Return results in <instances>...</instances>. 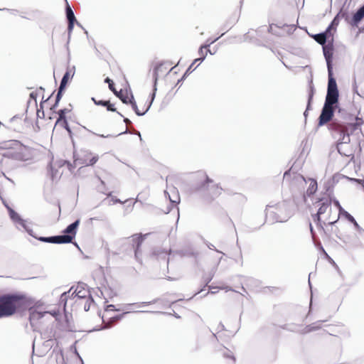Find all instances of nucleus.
Returning a JSON list of instances; mask_svg holds the SVG:
<instances>
[{"instance_id": "f257e3e1", "label": "nucleus", "mask_w": 364, "mask_h": 364, "mask_svg": "<svg viewBox=\"0 0 364 364\" xmlns=\"http://www.w3.org/2000/svg\"><path fill=\"white\" fill-rule=\"evenodd\" d=\"M323 53L326 62L328 70L327 92L325 97V106L323 110L322 117L324 114H331V106L338 103V88L333 72V38L328 41V43L322 46Z\"/></svg>"}, {"instance_id": "f03ea898", "label": "nucleus", "mask_w": 364, "mask_h": 364, "mask_svg": "<svg viewBox=\"0 0 364 364\" xmlns=\"http://www.w3.org/2000/svg\"><path fill=\"white\" fill-rule=\"evenodd\" d=\"M0 318H3L27 309L33 304V299L23 294H6L0 296Z\"/></svg>"}, {"instance_id": "7ed1b4c3", "label": "nucleus", "mask_w": 364, "mask_h": 364, "mask_svg": "<svg viewBox=\"0 0 364 364\" xmlns=\"http://www.w3.org/2000/svg\"><path fill=\"white\" fill-rule=\"evenodd\" d=\"M266 220L271 219V223H284L291 216L289 205L287 201L278 203L274 205H267L265 209Z\"/></svg>"}, {"instance_id": "20e7f679", "label": "nucleus", "mask_w": 364, "mask_h": 364, "mask_svg": "<svg viewBox=\"0 0 364 364\" xmlns=\"http://www.w3.org/2000/svg\"><path fill=\"white\" fill-rule=\"evenodd\" d=\"M328 129L333 139H337L336 149L338 152L342 156H348L346 153L341 151V146L342 144H348L350 142V135L345 133L341 125L338 124V119L333 120L328 123Z\"/></svg>"}, {"instance_id": "39448f33", "label": "nucleus", "mask_w": 364, "mask_h": 364, "mask_svg": "<svg viewBox=\"0 0 364 364\" xmlns=\"http://www.w3.org/2000/svg\"><path fill=\"white\" fill-rule=\"evenodd\" d=\"M325 102L323 103V107L321 110L320 115L318 118V124L317 126L318 127H323L325 124H326L328 122H331L333 120H335L336 119H333L334 114L337 111L338 114L341 116V118L346 120H350L353 117V115L348 113L343 108L341 107L340 102H339V97H338V103L334 104L331 106L330 111L331 110V114H324V116L322 117L323 114V110L324 109Z\"/></svg>"}, {"instance_id": "423d86ee", "label": "nucleus", "mask_w": 364, "mask_h": 364, "mask_svg": "<svg viewBox=\"0 0 364 364\" xmlns=\"http://www.w3.org/2000/svg\"><path fill=\"white\" fill-rule=\"evenodd\" d=\"M324 188L326 190V193L328 196V198L319 199V201L321 202V205L317 213L312 215L314 222L316 224L317 226H320L321 228H323L321 225V215L324 214L327 211L328 208H331V205L332 203L331 196L333 195V189L330 186L329 181L324 184Z\"/></svg>"}, {"instance_id": "0eeeda50", "label": "nucleus", "mask_w": 364, "mask_h": 364, "mask_svg": "<svg viewBox=\"0 0 364 364\" xmlns=\"http://www.w3.org/2000/svg\"><path fill=\"white\" fill-rule=\"evenodd\" d=\"M92 152L88 149H81L78 153H73L74 164L75 166H92L99 159L98 155L92 156Z\"/></svg>"}, {"instance_id": "6e6552de", "label": "nucleus", "mask_w": 364, "mask_h": 364, "mask_svg": "<svg viewBox=\"0 0 364 364\" xmlns=\"http://www.w3.org/2000/svg\"><path fill=\"white\" fill-rule=\"evenodd\" d=\"M80 219H77L73 223L68 225L63 231V234L60 235V237H64L61 239L63 244L71 243L76 236L78 226L80 225Z\"/></svg>"}, {"instance_id": "1a4fd4ad", "label": "nucleus", "mask_w": 364, "mask_h": 364, "mask_svg": "<svg viewBox=\"0 0 364 364\" xmlns=\"http://www.w3.org/2000/svg\"><path fill=\"white\" fill-rule=\"evenodd\" d=\"M27 309H28L29 311V321L32 327H34L36 325L37 321L43 318L46 314H50L53 316L55 314V312L51 313L48 311H38L37 309V306L34 304V303L32 305H30Z\"/></svg>"}, {"instance_id": "9d476101", "label": "nucleus", "mask_w": 364, "mask_h": 364, "mask_svg": "<svg viewBox=\"0 0 364 364\" xmlns=\"http://www.w3.org/2000/svg\"><path fill=\"white\" fill-rule=\"evenodd\" d=\"M199 174L200 178L204 180L196 183L193 187V190L195 192L201 193L208 198L210 183H212L213 181L205 173H200Z\"/></svg>"}, {"instance_id": "9b49d317", "label": "nucleus", "mask_w": 364, "mask_h": 364, "mask_svg": "<svg viewBox=\"0 0 364 364\" xmlns=\"http://www.w3.org/2000/svg\"><path fill=\"white\" fill-rule=\"evenodd\" d=\"M144 240V236L141 234H134L130 237L124 238V241L132 242L131 245L134 252V257L137 261H140L139 255L141 253L140 247Z\"/></svg>"}, {"instance_id": "f8f14e48", "label": "nucleus", "mask_w": 364, "mask_h": 364, "mask_svg": "<svg viewBox=\"0 0 364 364\" xmlns=\"http://www.w3.org/2000/svg\"><path fill=\"white\" fill-rule=\"evenodd\" d=\"M338 124L341 125L343 132L350 135L353 134L357 129H358L363 124V121L358 117H355V122L353 123L341 122L338 120Z\"/></svg>"}, {"instance_id": "ddd939ff", "label": "nucleus", "mask_w": 364, "mask_h": 364, "mask_svg": "<svg viewBox=\"0 0 364 364\" xmlns=\"http://www.w3.org/2000/svg\"><path fill=\"white\" fill-rule=\"evenodd\" d=\"M364 18V7L361 6L353 14L352 16L348 14L347 23L353 27H358Z\"/></svg>"}, {"instance_id": "4468645a", "label": "nucleus", "mask_w": 364, "mask_h": 364, "mask_svg": "<svg viewBox=\"0 0 364 364\" xmlns=\"http://www.w3.org/2000/svg\"><path fill=\"white\" fill-rule=\"evenodd\" d=\"M163 66V63H160L156 65L152 71V77H153V90L152 93L150 95V104H153V102L156 97V93L157 91V82L159 80V72L161 67Z\"/></svg>"}, {"instance_id": "2eb2a0df", "label": "nucleus", "mask_w": 364, "mask_h": 364, "mask_svg": "<svg viewBox=\"0 0 364 364\" xmlns=\"http://www.w3.org/2000/svg\"><path fill=\"white\" fill-rule=\"evenodd\" d=\"M72 68H73V70H75V66H73ZM74 74H75V71H73V73L70 76V72L68 70L64 73V75H63V77H62V79L60 80V86H59V87L58 89V92H57V94H56L57 95L63 97V93H64L67 84L69 82L70 79L72 78L74 76Z\"/></svg>"}, {"instance_id": "dca6fc26", "label": "nucleus", "mask_w": 364, "mask_h": 364, "mask_svg": "<svg viewBox=\"0 0 364 364\" xmlns=\"http://www.w3.org/2000/svg\"><path fill=\"white\" fill-rule=\"evenodd\" d=\"M158 300H159V299H155L150 301H143V302H139V303L127 304L124 306L123 309H121L123 310L124 311L131 310V311H132V312H133V313H146V312H148L147 311H136L132 307L135 306L137 307H141V306H148L149 304H156L158 301Z\"/></svg>"}, {"instance_id": "f3484780", "label": "nucleus", "mask_w": 364, "mask_h": 364, "mask_svg": "<svg viewBox=\"0 0 364 364\" xmlns=\"http://www.w3.org/2000/svg\"><path fill=\"white\" fill-rule=\"evenodd\" d=\"M315 92H316V90H315L314 85L313 84V82L311 81L309 85V92H308V100H307L306 107V110L304 112V116L306 119L307 118L309 111L311 109V105H312Z\"/></svg>"}, {"instance_id": "a211bd4d", "label": "nucleus", "mask_w": 364, "mask_h": 364, "mask_svg": "<svg viewBox=\"0 0 364 364\" xmlns=\"http://www.w3.org/2000/svg\"><path fill=\"white\" fill-rule=\"evenodd\" d=\"M20 220H16L14 222L16 228L18 230H21V228H22L29 235L37 240L38 237L34 234L33 230L27 225L26 220L23 219L21 216H20Z\"/></svg>"}, {"instance_id": "6ab92c4d", "label": "nucleus", "mask_w": 364, "mask_h": 364, "mask_svg": "<svg viewBox=\"0 0 364 364\" xmlns=\"http://www.w3.org/2000/svg\"><path fill=\"white\" fill-rule=\"evenodd\" d=\"M206 58V55H203V56L201 58H196L193 60V62L191 63V65H190V66L187 68V70H186V72L183 73V75H182V77L178 80L177 81V83H176V85H178V84L180 83H182L186 79V77L193 71L195 70V68H193V65L197 63V62H200V63H202L205 60V59Z\"/></svg>"}, {"instance_id": "aec40b11", "label": "nucleus", "mask_w": 364, "mask_h": 364, "mask_svg": "<svg viewBox=\"0 0 364 364\" xmlns=\"http://www.w3.org/2000/svg\"><path fill=\"white\" fill-rule=\"evenodd\" d=\"M347 18H348V11H344L341 9L333 18L331 22L330 23L329 26L331 27L334 31H336V28L339 24L340 19L344 18L345 21L347 22Z\"/></svg>"}, {"instance_id": "412c9836", "label": "nucleus", "mask_w": 364, "mask_h": 364, "mask_svg": "<svg viewBox=\"0 0 364 364\" xmlns=\"http://www.w3.org/2000/svg\"><path fill=\"white\" fill-rule=\"evenodd\" d=\"M345 218L352 223V225L354 226L355 229L357 230L358 235L360 237L364 236V230L359 225V224L355 220V218L350 215L348 211H344V215Z\"/></svg>"}, {"instance_id": "4be33fe9", "label": "nucleus", "mask_w": 364, "mask_h": 364, "mask_svg": "<svg viewBox=\"0 0 364 364\" xmlns=\"http://www.w3.org/2000/svg\"><path fill=\"white\" fill-rule=\"evenodd\" d=\"M63 237H60V235H53V236H49V237L40 236V237H37V240L38 241H41L43 242L61 245V244H63V240H61V239H63Z\"/></svg>"}, {"instance_id": "5701e85b", "label": "nucleus", "mask_w": 364, "mask_h": 364, "mask_svg": "<svg viewBox=\"0 0 364 364\" xmlns=\"http://www.w3.org/2000/svg\"><path fill=\"white\" fill-rule=\"evenodd\" d=\"M85 284H78L76 289L73 294H75V296H77L79 299H85L89 295V292L85 289Z\"/></svg>"}, {"instance_id": "b1692460", "label": "nucleus", "mask_w": 364, "mask_h": 364, "mask_svg": "<svg viewBox=\"0 0 364 364\" xmlns=\"http://www.w3.org/2000/svg\"><path fill=\"white\" fill-rule=\"evenodd\" d=\"M1 200H2V203L4 205V206L6 207V208L8 210V213H9V218L10 219L12 220V222L14 223L15 220H20V215L16 212L7 203L6 201H5L2 198L1 196H0Z\"/></svg>"}, {"instance_id": "393cba45", "label": "nucleus", "mask_w": 364, "mask_h": 364, "mask_svg": "<svg viewBox=\"0 0 364 364\" xmlns=\"http://www.w3.org/2000/svg\"><path fill=\"white\" fill-rule=\"evenodd\" d=\"M308 181L309 182V185L306 191V194L307 196L310 197L316 192L318 184L316 180L314 178H309Z\"/></svg>"}, {"instance_id": "a878e982", "label": "nucleus", "mask_w": 364, "mask_h": 364, "mask_svg": "<svg viewBox=\"0 0 364 364\" xmlns=\"http://www.w3.org/2000/svg\"><path fill=\"white\" fill-rule=\"evenodd\" d=\"M65 16H66L68 22L75 21V22H76L77 26H80V23L77 22V21L75 18V14L73 11L72 8L70 7V6L69 5V4L67 1H66V6H65Z\"/></svg>"}, {"instance_id": "bb28decb", "label": "nucleus", "mask_w": 364, "mask_h": 364, "mask_svg": "<svg viewBox=\"0 0 364 364\" xmlns=\"http://www.w3.org/2000/svg\"><path fill=\"white\" fill-rule=\"evenodd\" d=\"M128 105H131L132 109L134 110V112H135V114L137 116L141 117V116H144L146 114V112H141L139 109L136 102L134 100V95L131 91H130V98H129Z\"/></svg>"}, {"instance_id": "cd10ccee", "label": "nucleus", "mask_w": 364, "mask_h": 364, "mask_svg": "<svg viewBox=\"0 0 364 364\" xmlns=\"http://www.w3.org/2000/svg\"><path fill=\"white\" fill-rule=\"evenodd\" d=\"M311 36L316 43L321 45L322 46L327 44L328 41H331V39H328V37L326 36L324 33L322 32L314 34Z\"/></svg>"}, {"instance_id": "c85d7f7f", "label": "nucleus", "mask_w": 364, "mask_h": 364, "mask_svg": "<svg viewBox=\"0 0 364 364\" xmlns=\"http://www.w3.org/2000/svg\"><path fill=\"white\" fill-rule=\"evenodd\" d=\"M225 34V33H223L219 37L211 40L210 38H208L206 40L205 43L204 44H202L198 49V54L199 55H204V49H208V48H210V46L216 42L221 36H223Z\"/></svg>"}, {"instance_id": "c756f323", "label": "nucleus", "mask_w": 364, "mask_h": 364, "mask_svg": "<svg viewBox=\"0 0 364 364\" xmlns=\"http://www.w3.org/2000/svg\"><path fill=\"white\" fill-rule=\"evenodd\" d=\"M221 191L222 188L218 185H213L211 187H209L208 198L213 199L221 193Z\"/></svg>"}, {"instance_id": "7c9ffc66", "label": "nucleus", "mask_w": 364, "mask_h": 364, "mask_svg": "<svg viewBox=\"0 0 364 364\" xmlns=\"http://www.w3.org/2000/svg\"><path fill=\"white\" fill-rule=\"evenodd\" d=\"M331 201L333 203V205L338 209L339 213H338V217L336 220L332 221V222H328V225H333L335 223H336L337 221L338 220L339 215H342L343 216L344 211H346L341 206L338 200H337L336 198H331Z\"/></svg>"}, {"instance_id": "2f4dec72", "label": "nucleus", "mask_w": 364, "mask_h": 364, "mask_svg": "<svg viewBox=\"0 0 364 364\" xmlns=\"http://www.w3.org/2000/svg\"><path fill=\"white\" fill-rule=\"evenodd\" d=\"M71 111V109L68 108H63L60 109L57 112V114H58V117L56 119V122L55 123V127L58 125V124L60 122H63V120H68L66 117V114Z\"/></svg>"}, {"instance_id": "473e14b6", "label": "nucleus", "mask_w": 364, "mask_h": 364, "mask_svg": "<svg viewBox=\"0 0 364 364\" xmlns=\"http://www.w3.org/2000/svg\"><path fill=\"white\" fill-rule=\"evenodd\" d=\"M115 96H117L124 104L128 105L129 100L130 98V95L129 96V94L127 92V90L124 92L122 90H120V91H117L114 92Z\"/></svg>"}, {"instance_id": "72a5a7b5", "label": "nucleus", "mask_w": 364, "mask_h": 364, "mask_svg": "<svg viewBox=\"0 0 364 364\" xmlns=\"http://www.w3.org/2000/svg\"><path fill=\"white\" fill-rule=\"evenodd\" d=\"M168 198H169L171 206H168L166 208V210H164V213H166V214L169 213L171 211L173 207L176 206V210H177V213H178V218H179V209L177 207V205L178 204L179 200H180L179 196H177L176 200H172L169 195H168Z\"/></svg>"}, {"instance_id": "f704fd0d", "label": "nucleus", "mask_w": 364, "mask_h": 364, "mask_svg": "<svg viewBox=\"0 0 364 364\" xmlns=\"http://www.w3.org/2000/svg\"><path fill=\"white\" fill-rule=\"evenodd\" d=\"M73 289V287H72L68 291H65L60 295L59 301L60 305H63L64 309H65L68 299L70 296V293Z\"/></svg>"}, {"instance_id": "c9c22d12", "label": "nucleus", "mask_w": 364, "mask_h": 364, "mask_svg": "<svg viewBox=\"0 0 364 364\" xmlns=\"http://www.w3.org/2000/svg\"><path fill=\"white\" fill-rule=\"evenodd\" d=\"M320 328L319 325H316V323H311L306 326L301 331L302 334H306L314 331H316Z\"/></svg>"}, {"instance_id": "e433bc0d", "label": "nucleus", "mask_w": 364, "mask_h": 364, "mask_svg": "<svg viewBox=\"0 0 364 364\" xmlns=\"http://www.w3.org/2000/svg\"><path fill=\"white\" fill-rule=\"evenodd\" d=\"M58 125H60L61 127L65 129L68 132L69 136L71 139L73 138V132L70 127L68 120H63V122H59Z\"/></svg>"}, {"instance_id": "4c0bfd02", "label": "nucleus", "mask_w": 364, "mask_h": 364, "mask_svg": "<svg viewBox=\"0 0 364 364\" xmlns=\"http://www.w3.org/2000/svg\"><path fill=\"white\" fill-rule=\"evenodd\" d=\"M86 302L84 305V310L85 311H88L90 309L91 304H95V301L90 294H89L88 296H87Z\"/></svg>"}, {"instance_id": "58836bf2", "label": "nucleus", "mask_w": 364, "mask_h": 364, "mask_svg": "<svg viewBox=\"0 0 364 364\" xmlns=\"http://www.w3.org/2000/svg\"><path fill=\"white\" fill-rule=\"evenodd\" d=\"M36 116L37 118L43 119L45 117V112L43 110V102L40 103V107H36Z\"/></svg>"}, {"instance_id": "ea45409f", "label": "nucleus", "mask_w": 364, "mask_h": 364, "mask_svg": "<svg viewBox=\"0 0 364 364\" xmlns=\"http://www.w3.org/2000/svg\"><path fill=\"white\" fill-rule=\"evenodd\" d=\"M37 97H38V94H37L36 92H31L30 95H29V100L27 102L28 106L30 105L31 101L33 100L34 106L36 107H37V106H38V104H37Z\"/></svg>"}, {"instance_id": "a19ab883", "label": "nucleus", "mask_w": 364, "mask_h": 364, "mask_svg": "<svg viewBox=\"0 0 364 364\" xmlns=\"http://www.w3.org/2000/svg\"><path fill=\"white\" fill-rule=\"evenodd\" d=\"M75 23H76V22H75V21H70V22H68V28L67 29H68V41H67V46H68V43L70 42L71 33L73 31Z\"/></svg>"}, {"instance_id": "79ce46f5", "label": "nucleus", "mask_w": 364, "mask_h": 364, "mask_svg": "<svg viewBox=\"0 0 364 364\" xmlns=\"http://www.w3.org/2000/svg\"><path fill=\"white\" fill-rule=\"evenodd\" d=\"M84 128H85V129H87L88 132H90V130H89V129H87L86 127H84ZM90 132H91V131H90ZM92 133L93 134H95V132H92ZM128 133H129L128 130H127V129H126L125 131H124V132H121V133H119V134H118L115 135V136H119V135H122V134H128ZM96 135H97V134H96ZM97 136H100V137H102V138L114 137V135H112V134H107V135H104V134H97Z\"/></svg>"}, {"instance_id": "37998d69", "label": "nucleus", "mask_w": 364, "mask_h": 364, "mask_svg": "<svg viewBox=\"0 0 364 364\" xmlns=\"http://www.w3.org/2000/svg\"><path fill=\"white\" fill-rule=\"evenodd\" d=\"M105 82L108 84L109 89L114 93L116 92V89L114 87V83L112 80H111L109 77H107L105 79Z\"/></svg>"}, {"instance_id": "c03bdc74", "label": "nucleus", "mask_w": 364, "mask_h": 364, "mask_svg": "<svg viewBox=\"0 0 364 364\" xmlns=\"http://www.w3.org/2000/svg\"><path fill=\"white\" fill-rule=\"evenodd\" d=\"M131 311H132L131 310L124 311L122 314L112 316L109 319L110 320V321H112L114 320H122L126 314L131 313Z\"/></svg>"}, {"instance_id": "a18cd8bd", "label": "nucleus", "mask_w": 364, "mask_h": 364, "mask_svg": "<svg viewBox=\"0 0 364 364\" xmlns=\"http://www.w3.org/2000/svg\"><path fill=\"white\" fill-rule=\"evenodd\" d=\"M333 31H334L333 29L328 25L326 29L322 33H324V34L326 35V36L328 37V39H332V38H333Z\"/></svg>"}, {"instance_id": "49530a36", "label": "nucleus", "mask_w": 364, "mask_h": 364, "mask_svg": "<svg viewBox=\"0 0 364 364\" xmlns=\"http://www.w3.org/2000/svg\"><path fill=\"white\" fill-rule=\"evenodd\" d=\"M92 101L95 103V105H97V106H102V107H105L106 106V104H107V100H97L95 97H92L91 98Z\"/></svg>"}, {"instance_id": "de8ad7c7", "label": "nucleus", "mask_w": 364, "mask_h": 364, "mask_svg": "<svg viewBox=\"0 0 364 364\" xmlns=\"http://www.w3.org/2000/svg\"><path fill=\"white\" fill-rule=\"evenodd\" d=\"M62 97H63L56 95L55 103L50 107V109L52 111H55V109L58 107L60 101L61 100Z\"/></svg>"}, {"instance_id": "09e8293b", "label": "nucleus", "mask_w": 364, "mask_h": 364, "mask_svg": "<svg viewBox=\"0 0 364 364\" xmlns=\"http://www.w3.org/2000/svg\"><path fill=\"white\" fill-rule=\"evenodd\" d=\"M213 277V275H210V277H208L204 278V281H205V285L203 286V287L201 289H200L199 291H198L195 294V295L200 294V292H202V291L205 289V287H206V286H208V283L212 280Z\"/></svg>"}, {"instance_id": "8fccbe9b", "label": "nucleus", "mask_w": 364, "mask_h": 364, "mask_svg": "<svg viewBox=\"0 0 364 364\" xmlns=\"http://www.w3.org/2000/svg\"><path fill=\"white\" fill-rule=\"evenodd\" d=\"M105 107H106L107 111L116 112H117V109L114 107V105L111 103L110 101L109 100H107V104H106V106H105Z\"/></svg>"}, {"instance_id": "3c124183", "label": "nucleus", "mask_w": 364, "mask_h": 364, "mask_svg": "<svg viewBox=\"0 0 364 364\" xmlns=\"http://www.w3.org/2000/svg\"><path fill=\"white\" fill-rule=\"evenodd\" d=\"M105 311H120L122 309L120 308L117 309L114 304H108L105 308Z\"/></svg>"}, {"instance_id": "603ef678", "label": "nucleus", "mask_w": 364, "mask_h": 364, "mask_svg": "<svg viewBox=\"0 0 364 364\" xmlns=\"http://www.w3.org/2000/svg\"><path fill=\"white\" fill-rule=\"evenodd\" d=\"M117 113L122 117H123V121L125 124H131L132 123V121L128 119L127 117H125L123 116V114L122 113H120L119 112H117Z\"/></svg>"}, {"instance_id": "864d4df0", "label": "nucleus", "mask_w": 364, "mask_h": 364, "mask_svg": "<svg viewBox=\"0 0 364 364\" xmlns=\"http://www.w3.org/2000/svg\"><path fill=\"white\" fill-rule=\"evenodd\" d=\"M205 243L206 244L207 247H208L210 250H215L217 252H220V251H219L218 250L215 249V246H214L213 244H211V243H210V242H205Z\"/></svg>"}, {"instance_id": "5fc2aeb1", "label": "nucleus", "mask_w": 364, "mask_h": 364, "mask_svg": "<svg viewBox=\"0 0 364 364\" xmlns=\"http://www.w3.org/2000/svg\"><path fill=\"white\" fill-rule=\"evenodd\" d=\"M1 11H4V10H6V11H9L11 12V14L13 15H16L18 14V11L17 10H14V9H0Z\"/></svg>"}, {"instance_id": "6e6d98bb", "label": "nucleus", "mask_w": 364, "mask_h": 364, "mask_svg": "<svg viewBox=\"0 0 364 364\" xmlns=\"http://www.w3.org/2000/svg\"><path fill=\"white\" fill-rule=\"evenodd\" d=\"M224 356L226 358H232L233 360H235V358L233 355L230 353V352L224 353Z\"/></svg>"}, {"instance_id": "4d7b16f0", "label": "nucleus", "mask_w": 364, "mask_h": 364, "mask_svg": "<svg viewBox=\"0 0 364 364\" xmlns=\"http://www.w3.org/2000/svg\"><path fill=\"white\" fill-rule=\"evenodd\" d=\"M209 289L211 291V294H215L218 291V287H209Z\"/></svg>"}, {"instance_id": "13d9d810", "label": "nucleus", "mask_w": 364, "mask_h": 364, "mask_svg": "<svg viewBox=\"0 0 364 364\" xmlns=\"http://www.w3.org/2000/svg\"><path fill=\"white\" fill-rule=\"evenodd\" d=\"M205 53H204V55H207V53H210V55H214L216 53V50L212 51L209 48L208 49H205Z\"/></svg>"}, {"instance_id": "bf43d9fd", "label": "nucleus", "mask_w": 364, "mask_h": 364, "mask_svg": "<svg viewBox=\"0 0 364 364\" xmlns=\"http://www.w3.org/2000/svg\"><path fill=\"white\" fill-rule=\"evenodd\" d=\"M112 200L114 203H124V202H122L120 199L116 198V197H113L112 198Z\"/></svg>"}, {"instance_id": "052dcab7", "label": "nucleus", "mask_w": 364, "mask_h": 364, "mask_svg": "<svg viewBox=\"0 0 364 364\" xmlns=\"http://www.w3.org/2000/svg\"><path fill=\"white\" fill-rule=\"evenodd\" d=\"M320 249L321 250V251L323 252V254L329 259H331V261L333 262V260L328 256V255L326 253V252L325 251V250L323 249V246L321 245V247Z\"/></svg>"}, {"instance_id": "680f3d73", "label": "nucleus", "mask_w": 364, "mask_h": 364, "mask_svg": "<svg viewBox=\"0 0 364 364\" xmlns=\"http://www.w3.org/2000/svg\"><path fill=\"white\" fill-rule=\"evenodd\" d=\"M218 328L220 329V331H225V326L221 322L219 323V325L218 326Z\"/></svg>"}, {"instance_id": "e2e57ef3", "label": "nucleus", "mask_w": 364, "mask_h": 364, "mask_svg": "<svg viewBox=\"0 0 364 364\" xmlns=\"http://www.w3.org/2000/svg\"><path fill=\"white\" fill-rule=\"evenodd\" d=\"M53 93H54V92H53L51 93V95H50L47 99H43H43H42V101H41V102H43V103H45V102H48V101L51 98V97L53 96Z\"/></svg>"}, {"instance_id": "0e129e2a", "label": "nucleus", "mask_w": 364, "mask_h": 364, "mask_svg": "<svg viewBox=\"0 0 364 364\" xmlns=\"http://www.w3.org/2000/svg\"><path fill=\"white\" fill-rule=\"evenodd\" d=\"M151 105H152V104H150V102H149L148 105H146V109L144 111V112H146V114L150 109Z\"/></svg>"}, {"instance_id": "69168bd1", "label": "nucleus", "mask_w": 364, "mask_h": 364, "mask_svg": "<svg viewBox=\"0 0 364 364\" xmlns=\"http://www.w3.org/2000/svg\"><path fill=\"white\" fill-rule=\"evenodd\" d=\"M354 181H357L358 183L362 184L364 186V179H353Z\"/></svg>"}, {"instance_id": "338daca9", "label": "nucleus", "mask_w": 364, "mask_h": 364, "mask_svg": "<svg viewBox=\"0 0 364 364\" xmlns=\"http://www.w3.org/2000/svg\"><path fill=\"white\" fill-rule=\"evenodd\" d=\"M108 328H110V325H105L104 326L101 327L99 330H104Z\"/></svg>"}, {"instance_id": "774afa93", "label": "nucleus", "mask_w": 364, "mask_h": 364, "mask_svg": "<svg viewBox=\"0 0 364 364\" xmlns=\"http://www.w3.org/2000/svg\"><path fill=\"white\" fill-rule=\"evenodd\" d=\"M231 28V26L230 24H228V23H226L224 26H223V29H225V28Z\"/></svg>"}]
</instances>
